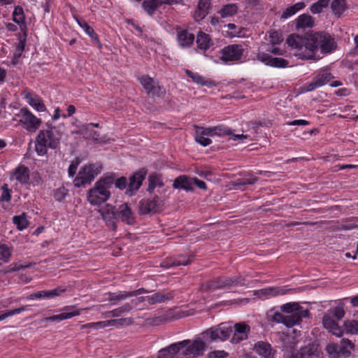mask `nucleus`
Here are the masks:
<instances>
[{
  "mask_svg": "<svg viewBox=\"0 0 358 358\" xmlns=\"http://www.w3.org/2000/svg\"><path fill=\"white\" fill-rule=\"evenodd\" d=\"M287 43L295 50L294 55L303 60H317L316 52L320 49L322 54H329L336 48L334 38L327 32L318 31L306 34L303 37L291 34Z\"/></svg>",
  "mask_w": 358,
  "mask_h": 358,
  "instance_id": "obj_1",
  "label": "nucleus"
},
{
  "mask_svg": "<svg viewBox=\"0 0 358 358\" xmlns=\"http://www.w3.org/2000/svg\"><path fill=\"white\" fill-rule=\"evenodd\" d=\"M201 336L173 343L160 350L158 358H199L204 355L207 348Z\"/></svg>",
  "mask_w": 358,
  "mask_h": 358,
  "instance_id": "obj_2",
  "label": "nucleus"
},
{
  "mask_svg": "<svg viewBox=\"0 0 358 358\" xmlns=\"http://www.w3.org/2000/svg\"><path fill=\"white\" fill-rule=\"evenodd\" d=\"M280 312H275L271 320L277 323H282L287 327H292L300 323L301 320L309 317V312L298 303L292 302L280 306Z\"/></svg>",
  "mask_w": 358,
  "mask_h": 358,
  "instance_id": "obj_3",
  "label": "nucleus"
},
{
  "mask_svg": "<svg viewBox=\"0 0 358 358\" xmlns=\"http://www.w3.org/2000/svg\"><path fill=\"white\" fill-rule=\"evenodd\" d=\"M115 181L114 175H107L98 180L87 194V200L94 206H100L110 196V189Z\"/></svg>",
  "mask_w": 358,
  "mask_h": 358,
  "instance_id": "obj_4",
  "label": "nucleus"
},
{
  "mask_svg": "<svg viewBox=\"0 0 358 358\" xmlns=\"http://www.w3.org/2000/svg\"><path fill=\"white\" fill-rule=\"evenodd\" d=\"M46 126L48 129L40 131L35 141V150L39 156L45 155L48 148H56L62 136V132L51 124L47 122Z\"/></svg>",
  "mask_w": 358,
  "mask_h": 358,
  "instance_id": "obj_5",
  "label": "nucleus"
},
{
  "mask_svg": "<svg viewBox=\"0 0 358 358\" xmlns=\"http://www.w3.org/2000/svg\"><path fill=\"white\" fill-rule=\"evenodd\" d=\"M195 141L203 146L209 145L212 141L208 137L225 136L232 134L231 130L224 125L212 127H195Z\"/></svg>",
  "mask_w": 358,
  "mask_h": 358,
  "instance_id": "obj_6",
  "label": "nucleus"
},
{
  "mask_svg": "<svg viewBox=\"0 0 358 358\" xmlns=\"http://www.w3.org/2000/svg\"><path fill=\"white\" fill-rule=\"evenodd\" d=\"M245 285V279L241 276L221 277L202 284V291H214L220 289H229L236 286Z\"/></svg>",
  "mask_w": 358,
  "mask_h": 358,
  "instance_id": "obj_7",
  "label": "nucleus"
},
{
  "mask_svg": "<svg viewBox=\"0 0 358 358\" xmlns=\"http://www.w3.org/2000/svg\"><path fill=\"white\" fill-rule=\"evenodd\" d=\"M101 170L102 166L99 163L85 165L80 169L78 176L75 178L74 185L80 187L85 184L90 183L101 173Z\"/></svg>",
  "mask_w": 358,
  "mask_h": 358,
  "instance_id": "obj_8",
  "label": "nucleus"
},
{
  "mask_svg": "<svg viewBox=\"0 0 358 358\" xmlns=\"http://www.w3.org/2000/svg\"><path fill=\"white\" fill-rule=\"evenodd\" d=\"M232 331L231 327L221 324L208 329L201 333V336L203 339L209 342L216 341H224L229 338Z\"/></svg>",
  "mask_w": 358,
  "mask_h": 358,
  "instance_id": "obj_9",
  "label": "nucleus"
},
{
  "mask_svg": "<svg viewBox=\"0 0 358 358\" xmlns=\"http://www.w3.org/2000/svg\"><path fill=\"white\" fill-rule=\"evenodd\" d=\"M17 116L20 117V123L30 132H35L42 123L41 120L35 116L27 108H21Z\"/></svg>",
  "mask_w": 358,
  "mask_h": 358,
  "instance_id": "obj_10",
  "label": "nucleus"
},
{
  "mask_svg": "<svg viewBox=\"0 0 358 358\" xmlns=\"http://www.w3.org/2000/svg\"><path fill=\"white\" fill-rule=\"evenodd\" d=\"M243 52L244 49L242 45H229L220 51V59L224 63L238 62L242 59Z\"/></svg>",
  "mask_w": 358,
  "mask_h": 358,
  "instance_id": "obj_11",
  "label": "nucleus"
},
{
  "mask_svg": "<svg viewBox=\"0 0 358 358\" xmlns=\"http://www.w3.org/2000/svg\"><path fill=\"white\" fill-rule=\"evenodd\" d=\"M285 358H323V354L318 345L310 343L301 348L296 353H287Z\"/></svg>",
  "mask_w": 358,
  "mask_h": 358,
  "instance_id": "obj_12",
  "label": "nucleus"
},
{
  "mask_svg": "<svg viewBox=\"0 0 358 358\" xmlns=\"http://www.w3.org/2000/svg\"><path fill=\"white\" fill-rule=\"evenodd\" d=\"M250 333V327L244 322H237L234 325V333L230 342L232 344H238L248 338Z\"/></svg>",
  "mask_w": 358,
  "mask_h": 358,
  "instance_id": "obj_13",
  "label": "nucleus"
},
{
  "mask_svg": "<svg viewBox=\"0 0 358 358\" xmlns=\"http://www.w3.org/2000/svg\"><path fill=\"white\" fill-rule=\"evenodd\" d=\"M99 211L106 225L113 230H115L118 218L117 213L115 210V207L110 204H106Z\"/></svg>",
  "mask_w": 358,
  "mask_h": 358,
  "instance_id": "obj_14",
  "label": "nucleus"
},
{
  "mask_svg": "<svg viewBox=\"0 0 358 358\" xmlns=\"http://www.w3.org/2000/svg\"><path fill=\"white\" fill-rule=\"evenodd\" d=\"M140 83L146 92L152 96H160L165 94L164 88L148 76H142L140 78Z\"/></svg>",
  "mask_w": 358,
  "mask_h": 358,
  "instance_id": "obj_15",
  "label": "nucleus"
},
{
  "mask_svg": "<svg viewBox=\"0 0 358 358\" xmlns=\"http://www.w3.org/2000/svg\"><path fill=\"white\" fill-rule=\"evenodd\" d=\"M162 204V201L157 196L152 199H143L139 202V213L142 215H146L150 213L158 211Z\"/></svg>",
  "mask_w": 358,
  "mask_h": 358,
  "instance_id": "obj_16",
  "label": "nucleus"
},
{
  "mask_svg": "<svg viewBox=\"0 0 358 358\" xmlns=\"http://www.w3.org/2000/svg\"><path fill=\"white\" fill-rule=\"evenodd\" d=\"M147 171L142 169L131 176L129 177V182L128 183V188L127 189V194L129 196H132L135 192L140 188L144 180Z\"/></svg>",
  "mask_w": 358,
  "mask_h": 358,
  "instance_id": "obj_17",
  "label": "nucleus"
},
{
  "mask_svg": "<svg viewBox=\"0 0 358 358\" xmlns=\"http://www.w3.org/2000/svg\"><path fill=\"white\" fill-rule=\"evenodd\" d=\"M257 59L266 65L275 68H285L289 64L288 61L286 59L280 57H273L264 52H259L257 55Z\"/></svg>",
  "mask_w": 358,
  "mask_h": 358,
  "instance_id": "obj_18",
  "label": "nucleus"
},
{
  "mask_svg": "<svg viewBox=\"0 0 358 358\" xmlns=\"http://www.w3.org/2000/svg\"><path fill=\"white\" fill-rule=\"evenodd\" d=\"M253 350L262 358H275L276 350L268 342L263 341L256 342L254 344Z\"/></svg>",
  "mask_w": 358,
  "mask_h": 358,
  "instance_id": "obj_19",
  "label": "nucleus"
},
{
  "mask_svg": "<svg viewBox=\"0 0 358 358\" xmlns=\"http://www.w3.org/2000/svg\"><path fill=\"white\" fill-rule=\"evenodd\" d=\"M210 7V0H197V5L193 13L195 21L200 22L203 20L209 13Z\"/></svg>",
  "mask_w": 358,
  "mask_h": 358,
  "instance_id": "obj_20",
  "label": "nucleus"
},
{
  "mask_svg": "<svg viewBox=\"0 0 358 358\" xmlns=\"http://www.w3.org/2000/svg\"><path fill=\"white\" fill-rule=\"evenodd\" d=\"M78 134L83 135L86 139L92 140L96 143H103V138L98 131H93L89 128L88 125H81L78 128Z\"/></svg>",
  "mask_w": 358,
  "mask_h": 358,
  "instance_id": "obj_21",
  "label": "nucleus"
},
{
  "mask_svg": "<svg viewBox=\"0 0 358 358\" xmlns=\"http://www.w3.org/2000/svg\"><path fill=\"white\" fill-rule=\"evenodd\" d=\"M137 305L138 303L136 301H131L129 303H126L123 306L117 308L106 312L105 313V317H118L123 314L129 313L132 310V308L136 306Z\"/></svg>",
  "mask_w": 358,
  "mask_h": 358,
  "instance_id": "obj_22",
  "label": "nucleus"
},
{
  "mask_svg": "<svg viewBox=\"0 0 358 358\" xmlns=\"http://www.w3.org/2000/svg\"><path fill=\"white\" fill-rule=\"evenodd\" d=\"M117 213L118 216L120 217V219L122 222L128 224H132L134 223V215L131 209L127 205V203H123L120 205L118 208Z\"/></svg>",
  "mask_w": 358,
  "mask_h": 358,
  "instance_id": "obj_23",
  "label": "nucleus"
},
{
  "mask_svg": "<svg viewBox=\"0 0 358 358\" xmlns=\"http://www.w3.org/2000/svg\"><path fill=\"white\" fill-rule=\"evenodd\" d=\"M27 103L34 109L38 112H43L46 110V107L43 100L37 95L32 93H27L24 95Z\"/></svg>",
  "mask_w": 358,
  "mask_h": 358,
  "instance_id": "obj_24",
  "label": "nucleus"
},
{
  "mask_svg": "<svg viewBox=\"0 0 358 358\" xmlns=\"http://www.w3.org/2000/svg\"><path fill=\"white\" fill-rule=\"evenodd\" d=\"M322 322L324 328L331 332L334 335L338 337H341L343 335L342 330L330 315H325L323 317Z\"/></svg>",
  "mask_w": 358,
  "mask_h": 358,
  "instance_id": "obj_25",
  "label": "nucleus"
},
{
  "mask_svg": "<svg viewBox=\"0 0 358 358\" xmlns=\"http://www.w3.org/2000/svg\"><path fill=\"white\" fill-rule=\"evenodd\" d=\"M133 322H134V320L132 318L127 317V318L113 319V320H110L101 321L99 324L101 326V328H106L109 326L119 328V327H122L125 325L131 324Z\"/></svg>",
  "mask_w": 358,
  "mask_h": 358,
  "instance_id": "obj_26",
  "label": "nucleus"
},
{
  "mask_svg": "<svg viewBox=\"0 0 358 358\" xmlns=\"http://www.w3.org/2000/svg\"><path fill=\"white\" fill-rule=\"evenodd\" d=\"M296 29H305L306 28H311L314 25V20L309 14L300 15L296 19Z\"/></svg>",
  "mask_w": 358,
  "mask_h": 358,
  "instance_id": "obj_27",
  "label": "nucleus"
},
{
  "mask_svg": "<svg viewBox=\"0 0 358 358\" xmlns=\"http://www.w3.org/2000/svg\"><path fill=\"white\" fill-rule=\"evenodd\" d=\"M13 178L21 184H27L29 180V171L24 166H20L15 169Z\"/></svg>",
  "mask_w": 358,
  "mask_h": 358,
  "instance_id": "obj_28",
  "label": "nucleus"
},
{
  "mask_svg": "<svg viewBox=\"0 0 358 358\" xmlns=\"http://www.w3.org/2000/svg\"><path fill=\"white\" fill-rule=\"evenodd\" d=\"M173 186L176 189H184L186 191L192 190V178L181 176L175 179Z\"/></svg>",
  "mask_w": 358,
  "mask_h": 358,
  "instance_id": "obj_29",
  "label": "nucleus"
},
{
  "mask_svg": "<svg viewBox=\"0 0 358 358\" xmlns=\"http://www.w3.org/2000/svg\"><path fill=\"white\" fill-rule=\"evenodd\" d=\"M194 36L187 30H181L178 32V41L182 47H189L194 41Z\"/></svg>",
  "mask_w": 358,
  "mask_h": 358,
  "instance_id": "obj_30",
  "label": "nucleus"
},
{
  "mask_svg": "<svg viewBox=\"0 0 358 358\" xmlns=\"http://www.w3.org/2000/svg\"><path fill=\"white\" fill-rule=\"evenodd\" d=\"M173 298V295L172 293L164 294L162 292H157L152 296H146V301H148L149 304H155L157 303H162Z\"/></svg>",
  "mask_w": 358,
  "mask_h": 358,
  "instance_id": "obj_31",
  "label": "nucleus"
},
{
  "mask_svg": "<svg viewBox=\"0 0 358 358\" xmlns=\"http://www.w3.org/2000/svg\"><path fill=\"white\" fill-rule=\"evenodd\" d=\"M186 74L192 80L193 82L199 85L207 87H212L215 85L213 81L205 79L203 76H200L197 73H194L191 71L187 70Z\"/></svg>",
  "mask_w": 358,
  "mask_h": 358,
  "instance_id": "obj_32",
  "label": "nucleus"
},
{
  "mask_svg": "<svg viewBox=\"0 0 358 358\" xmlns=\"http://www.w3.org/2000/svg\"><path fill=\"white\" fill-rule=\"evenodd\" d=\"M26 45L25 38H20L19 41L15 47V52L13 53V58L10 61V64L12 66H15L18 62L20 58L22 56V54L24 50Z\"/></svg>",
  "mask_w": 358,
  "mask_h": 358,
  "instance_id": "obj_33",
  "label": "nucleus"
},
{
  "mask_svg": "<svg viewBox=\"0 0 358 358\" xmlns=\"http://www.w3.org/2000/svg\"><path fill=\"white\" fill-rule=\"evenodd\" d=\"M238 6L236 3H228L224 5L218 11V13L223 18L232 17L238 13Z\"/></svg>",
  "mask_w": 358,
  "mask_h": 358,
  "instance_id": "obj_34",
  "label": "nucleus"
},
{
  "mask_svg": "<svg viewBox=\"0 0 358 358\" xmlns=\"http://www.w3.org/2000/svg\"><path fill=\"white\" fill-rule=\"evenodd\" d=\"M80 314V311L79 310H75L72 312L69 313H62L59 315H52L50 317H45L42 320V322H48V321H62L64 320L70 319L74 316L79 315Z\"/></svg>",
  "mask_w": 358,
  "mask_h": 358,
  "instance_id": "obj_35",
  "label": "nucleus"
},
{
  "mask_svg": "<svg viewBox=\"0 0 358 358\" xmlns=\"http://www.w3.org/2000/svg\"><path fill=\"white\" fill-rule=\"evenodd\" d=\"M13 20L20 25L22 30L26 27L25 17L23 8L20 6H16L13 13Z\"/></svg>",
  "mask_w": 358,
  "mask_h": 358,
  "instance_id": "obj_36",
  "label": "nucleus"
},
{
  "mask_svg": "<svg viewBox=\"0 0 358 358\" xmlns=\"http://www.w3.org/2000/svg\"><path fill=\"white\" fill-rule=\"evenodd\" d=\"M149 185L148 191L150 193H152L156 187H162L164 186L163 180L161 176L157 173L151 174L148 178Z\"/></svg>",
  "mask_w": 358,
  "mask_h": 358,
  "instance_id": "obj_37",
  "label": "nucleus"
},
{
  "mask_svg": "<svg viewBox=\"0 0 358 358\" xmlns=\"http://www.w3.org/2000/svg\"><path fill=\"white\" fill-rule=\"evenodd\" d=\"M196 44L198 48L206 50L211 45L210 39L208 34L200 31L197 35Z\"/></svg>",
  "mask_w": 358,
  "mask_h": 358,
  "instance_id": "obj_38",
  "label": "nucleus"
},
{
  "mask_svg": "<svg viewBox=\"0 0 358 358\" xmlns=\"http://www.w3.org/2000/svg\"><path fill=\"white\" fill-rule=\"evenodd\" d=\"M306 6L304 2H298L294 5L286 8L282 13L281 18L287 19L295 15L298 11L302 10Z\"/></svg>",
  "mask_w": 358,
  "mask_h": 358,
  "instance_id": "obj_39",
  "label": "nucleus"
},
{
  "mask_svg": "<svg viewBox=\"0 0 358 358\" xmlns=\"http://www.w3.org/2000/svg\"><path fill=\"white\" fill-rule=\"evenodd\" d=\"M339 352L341 357H348L354 348V345L348 339H342L340 342Z\"/></svg>",
  "mask_w": 358,
  "mask_h": 358,
  "instance_id": "obj_40",
  "label": "nucleus"
},
{
  "mask_svg": "<svg viewBox=\"0 0 358 358\" xmlns=\"http://www.w3.org/2000/svg\"><path fill=\"white\" fill-rule=\"evenodd\" d=\"M160 6L159 0H145L142 3V7L148 15H152Z\"/></svg>",
  "mask_w": 358,
  "mask_h": 358,
  "instance_id": "obj_41",
  "label": "nucleus"
},
{
  "mask_svg": "<svg viewBox=\"0 0 358 358\" xmlns=\"http://www.w3.org/2000/svg\"><path fill=\"white\" fill-rule=\"evenodd\" d=\"M12 254V246L10 243H0V260L8 262Z\"/></svg>",
  "mask_w": 358,
  "mask_h": 358,
  "instance_id": "obj_42",
  "label": "nucleus"
},
{
  "mask_svg": "<svg viewBox=\"0 0 358 358\" xmlns=\"http://www.w3.org/2000/svg\"><path fill=\"white\" fill-rule=\"evenodd\" d=\"M130 297L129 292H119L109 294L108 301L111 305H117L119 302Z\"/></svg>",
  "mask_w": 358,
  "mask_h": 358,
  "instance_id": "obj_43",
  "label": "nucleus"
},
{
  "mask_svg": "<svg viewBox=\"0 0 358 358\" xmlns=\"http://www.w3.org/2000/svg\"><path fill=\"white\" fill-rule=\"evenodd\" d=\"M315 78L320 81L322 87L327 84L333 78V76L328 69H322L318 72Z\"/></svg>",
  "mask_w": 358,
  "mask_h": 358,
  "instance_id": "obj_44",
  "label": "nucleus"
},
{
  "mask_svg": "<svg viewBox=\"0 0 358 358\" xmlns=\"http://www.w3.org/2000/svg\"><path fill=\"white\" fill-rule=\"evenodd\" d=\"M261 293L266 297L275 296L286 294V291L282 287H268L260 290Z\"/></svg>",
  "mask_w": 358,
  "mask_h": 358,
  "instance_id": "obj_45",
  "label": "nucleus"
},
{
  "mask_svg": "<svg viewBox=\"0 0 358 358\" xmlns=\"http://www.w3.org/2000/svg\"><path fill=\"white\" fill-rule=\"evenodd\" d=\"M330 0H319L313 3L310 7V10L313 14H318L327 8Z\"/></svg>",
  "mask_w": 358,
  "mask_h": 358,
  "instance_id": "obj_46",
  "label": "nucleus"
},
{
  "mask_svg": "<svg viewBox=\"0 0 358 358\" xmlns=\"http://www.w3.org/2000/svg\"><path fill=\"white\" fill-rule=\"evenodd\" d=\"M345 0H333L331 4L334 15L338 17L345 9Z\"/></svg>",
  "mask_w": 358,
  "mask_h": 358,
  "instance_id": "obj_47",
  "label": "nucleus"
},
{
  "mask_svg": "<svg viewBox=\"0 0 358 358\" xmlns=\"http://www.w3.org/2000/svg\"><path fill=\"white\" fill-rule=\"evenodd\" d=\"M13 220V223L17 226V229L20 231L26 229L29 225L28 220H27L26 216L24 213L21 215L14 216Z\"/></svg>",
  "mask_w": 358,
  "mask_h": 358,
  "instance_id": "obj_48",
  "label": "nucleus"
},
{
  "mask_svg": "<svg viewBox=\"0 0 358 358\" xmlns=\"http://www.w3.org/2000/svg\"><path fill=\"white\" fill-rule=\"evenodd\" d=\"M326 352L330 358L341 357L338 344L331 343L326 346Z\"/></svg>",
  "mask_w": 358,
  "mask_h": 358,
  "instance_id": "obj_49",
  "label": "nucleus"
},
{
  "mask_svg": "<svg viewBox=\"0 0 358 358\" xmlns=\"http://www.w3.org/2000/svg\"><path fill=\"white\" fill-rule=\"evenodd\" d=\"M346 333L350 334H356L358 333V322L355 320H348L344 323Z\"/></svg>",
  "mask_w": 358,
  "mask_h": 358,
  "instance_id": "obj_50",
  "label": "nucleus"
},
{
  "mask_svg": "<svg viewBox=\"0 0 358 358\" xmlns=\"http://www.w3.org/2000/svg\"><path fill=\"white\" fill-rule=\"evenodd\" d=\"M258 180L257 177H250L249 178H243L238 180L234 182L233 185L236 187V189H241L243 186L246 185H253Z\"/></svg>",
  "mask_w": 358,
  "mask_h": 358,
  "instance_id": "obj_51",
  "label": "nucleus"
},
{
  "mask_svg": "<svg viewBox=\"0 0 358 358\" xmlns=\"http://www.w3.org/2000/svg\"><path fill=\"white\" fill-rule=\"evenodd\" d=\"M27 306H22L18 308L10 310H8L3 313L0 314V321L3 320L8 317H10V316H13V315H15L17 314H20V313H22L24 310H27Z\"/></svg>",
  "mask_w": 358,
  "mask_h": 358,
  "instance_id": "obj_52",
  "label": "nucleus"
},
{
  "mask_svg": "<svg viewBox=\"0 0 358 358\" xmlns=\"http://www.w3.org/2000/svg\"><path fill=\"white\" fill-rule=\"evenodd\" d=\"M80 27L85 31V32L89 35L92 38L96 40L97 36L95 34L94 29L88 25L85 22H78Z\"/></svg>",
  "mask_w": 358,
  "mask_h": 358,
  "instance_id": "obj_53",
  "label": "nucleus"
},
{
  "mask_svg": "<svg viewBox=\"0 0 358 358\" xmlns=\"http://www.w3.org/2000/svg\"><path fill=\"white\" fill-rule=\"evenodd\" d=\"M11 199L10 191L7 185H3L1 187V195L0 196L1 201H10Z\"/></svg>",
  "mask_w": 358,
  "mask_h": 358,
  "instance_id": "obj_54",
  "label": "nucleus"
},
{
  "mask_svg": "<svg viewBox=\"0 0 358 358\" xmlns=\"http://www.w3.org/2000/svg\"><path fill=\"white\" fill-rule=\"evenodd\" d=\"M229 353L224 350H214L208 354V358H227Z\"/></svg>",
  "mask_w": 358,
  "mask_h": 358,
  "instance_id": "obj_55",
  "label": "nucleus"
},
{
  "mask_svg": "<svg viewBox=\"0 0 358 358\" xmlns=\"http://www.w3.org/2000/svg\"><path fill=\"white\" fill-rule=\"evenodd\" d=\"M192 261V258L191 257L186 258L185 257L180 256L174 261L173 266H186L190 264Z\"/></svg>",
  "mask_w": 358,
  "mask_h": 358,
  "instance_id": "obj_56",
  "label": "nucleus"
},
{
  "mask_svg": "<svg viewBox=\"0 0 358 358\" xmlns=\"http://www.w3.org/2000/svg\"><path fill=\"white\" fill-rule=\"evenodd\" d=\"M65 289L62 287H57L52 290H46V296L48 299L54 298L57 296H60L63 292H65Z\"/></svg>",
  "mask_w": 358,
  "mask_h": 358,
  "instance_id": "obj_57",
  "label": "nucleus"
},
{
  "mask_svg": "<svg viewBox=\"0 0 358 358\" xmlns=\"http://www.w3.org/2000/svg\"><path fill=\"white\" fill-rule=\"evenodd\" d=\"M46 290L39 291L36 293H33L29 294L27 297V300H34V299H48L46 296Z\"/></svg>",
  "mask_w": 358,
  "mask_h": 358,
  "instance_id": "obj_58",
  "label": "nucleus"
},
{
  "mask_svg": "<svg viewBox=\"0 0 358 358\" xmlns=\"http://www.w3.org/2000/svg\"><path fill=\"white\" fill-rule=\"evenodd\" d=\"M320 87H321V84H320V81L315 80V78H314L313 80H312V82L306 84L304 86V88L306 92H310V91H313L315 89Z\"/></svg>",
  "mask_w": 358,
  "mask_h": 358,
  "instance_id": "obj_59",
  "label": "nucleus"
},
{
  "mask_svg": "<svg viewBox=\"0 0 358 358\" xmlns=\"http://www.w3.org/2000/svg\"><path fill=\"white\" fill-rule=\"evenodd\" d=\"M115 187L120 189H124L128 187V182L125 177H121L114 181Z\"/></svg>",
  "mask_w": 358,
  "mask_h": 358,
  "instance_id": "obj_60",
  "label": "nucleus"
},
{
  "mask_svg": "<svg viewBox=\"0 0 358 358\" xmlns=\"http://www.w3.org/2000/svg\"><path fill=\"white\" fill-rule=\"evenodd\" d=\"M79 163L80 162L77 159L71 163L68 169V173L69 176L73 177L76 174Z\"/></svg>",
  "mask_w": 358,
  "mask_h": 358,
  "instance_id": "obj_61",
  "label": "nucleus"
},
{
  "mask_svg": "<svg viewBox=\"0 0 358 358\" xmlns=\"http://www.w3.org/2000/svg\"><path fill=\"white\" fill-rule=\"evenodd\" d=\"M345 310L341 306H337L333 310V316L338 320H341L345 316Z\"/></svg>",
  "mask_w": 358,
  "mask_h": 358,
  "instance_id": "obj_62",
  "label": "nucleus"
},
{
  "mask_svg": "<svg viewBox=\"0 0 358 358\" xmlns=\"http://www.w3.org/2000/svg\"><path fill=\"white\" fill-rule=\"evenodd\" d=\"M269 37L270 42L273 45L278 44L282 41V39L281 38V37L280 36L279 34L277 31L270 32Z\"/></svg>",
  "mask_w": 358,
  "mask_h": 358,
  "instance_id": "obj_63",
  "label": "nucleus"
},
{
  "mask_svg": "<svg viewBox=\"0 0 358 358\" xmlns=\"http://www.w3.org/2000/svg\"><path fill=\"white\" fill-rule=\"evenodd\" d=\"M66 194V191L64 188L57 189L55 192L54 197L57 201H61L64 199Z\"/></svg>",
  "mask_w": 358,
  "mask_h": 358,
  "instance_id": "obj_64",
  "label": "nucleus"
}]
</instances>
